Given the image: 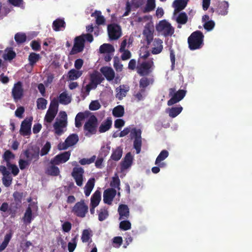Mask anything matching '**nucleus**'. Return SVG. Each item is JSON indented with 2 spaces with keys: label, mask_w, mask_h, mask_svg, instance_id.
<instances>
[{
  "label": "nucleus",
  "mask_w": 252,
  "mask_h": 252,
  "mask_svg": "<svg viewBox=\"0 0 252 252\" xmlns=\"http://www.w3.org/2000/svg\"><path fill=\"white\" fill-rule=\"evenodd\" d=\"M12 96L15 102L20 100L24 96V89L21 81L14 84L11 92Z\"/></svg>",
  "instance_id": "nucleus-9"
},
{
  "label": "nucleus",
  "mask_w": 252,
  "mask_h": 252,
  "mask_svg": "<svg viewBox=\"0 0 252 252\" xmlns=\"http://www.w3.org/2000/svg\"><path fill=\"white\" fill-rule=\"evenodd\" d=\"M34 205V203L32 202L27 207L23 218V220L25 223L30 224L31 223L32 220L33 219L32 207Z\"/></svg>",
  "instance_id": "nucleus-21"
},
{
  "label": "nucleus",
  "mask_w": 252,
  "mask_h": 252,
  "mask_svg": "<svg viewBox=\"0 0 252 252\" xmlns=\"http://www.w3.org/2000/svg\"><path fill=\"white\" fill-rule=\"evenodd\" d=\"M100 70L107 80L110 81L114 79L115 73L111 67L103 66L100 68Z\"/></svg>",
  "instance_id": "nucleus-18"
},
{
  "label": "nucleus",
  "mask_w": 252,
  "mask_h": 252,
  "mask_svg": "<svg viewBox=\"0 0 252 252\" xmlns=\"http://www.w3.org/2000/svg\"><path fill=\"white\" fill-rule=\"evenodd\" d=\"M114 66L116 70L121 71L123 69V64L120 62L118 57L114 59Z\"/></svg>",
  "instance_id": "nucleus-64"
},
{
  "label": "nucleus",
  "mask_w": 252,
  "mask_h": 252,
  "mask_svg": "<svg viewBox=\"0 0 252 252\" xmlns=\"http://www.w3.org/2000/svg\"><path fill=\"white\" fill-rule=\"evenodd\" d=\"M123 155V149L121 147H117L113 150L111 159L114 161H118L121 159Z\"/></svg>",
  "instance_id": "nucleus-34"
},
{
  "label": "nucleus",
  "mask_w": 252,
  "mask_h": 252,
  "mask_svg": "<svg viewBox=\"0 0 252 252\" xmlns=\"http://www.w3.org/2000/svg\"><path fill=\"white\" fill-rule=\"evenodd\" d=\"M84 173V170L82 167H74L73 169L71 175L78 186L81 187L83 185Z\"/></svg>",
  "instance_id": "nucleus-13"
},
{
  "label": "nucleus",
  "mask_w": 252,
  "mask_h": 252,
  "mask_svg": "<svg viewBox=\"0 0 252 252\" xmlns=\"http://www.w3.org/2000/svg\"><path fill=\"white\" fill-rule=\"evenodd\" d=\"M156 30L165 37L171 36L174 33V28L165 20L159 22L156 26Z\"/></svg>",
  "instance_id": "nucleus-6"
},
{
  "label": "nucleus",
  "mask_w": 252,
  "mask_h": 252,
  "mask_svg": "<svg viewBox=\"0 0 252 252\" xmlns=\"http://www.w3.org/2000/svg\"><path fill=\"white\" fill-rule=\"evenodd\" d=\"M95 180L94 178L90 179L84 187V193L86 196H89L94 186Z\"/></svg>",
  "instance_id": "nucleus-31"
},
{
  "label": "nucleus",
  "mask_w": 252,
  "mask_h": 252,
  "mask_svg": "<svg viewBox=\"0 0 252 252\" xmlns=\"http://www.w3.org/2000/svg\"><path fill=\"white\" fill-rule=\"evenodd\" d=\"M189 0H175L173 5L174 7V14L183 10L187 6Z\"/></svg>",
  "instance_id": "nucleus-26"
},
{
  "label": "nucleus",
  "mask_w": 252,
  "mask_h": 252,
  "mask_svg": "<svg viewBox=\"0 0 252 252\" xmlns=\"http://www.w3.org/2000/svg\"><path fill=\"white\" fill-rule=\"evenodd\" d=\"M18 196H20L18 192H16L13 193L14 201L11 203L10 207L9 208V210L12 214H15L17 210L21 206V196H20L19 198Z\"/></svg>",
  "instance_id": "nucleus-15"
},
{
  "label": "nucleus",
  "mask_w": 252,
  "mask_h": 252,
  "mask_svg": "<svg viewBox=\"0 0 252 252\" xmlns=\"http://www.w3.org/2000/svg\"><path fill=\"white\" fill-rule=\"evenodd\" d=\"M110 186L112 187L111 188L117 189L118 190L120 189V180L118 176L112 178Z\"/></svg>",
  "instance_id": "nucleus-51"
},
{
  "label": "nucleus",
  "mask_w": 252,
  "mask_h": 252,
  "mask_svg": "<svg viewBox=\"0 0 252 252\" xmlns=\"http://www.w3.org/2000/svg\"><path fill=\"white\" fill-rule=\"evenodd\" d=\"M187 91L184 90H179L176 92L175 88H170L169 90V96L171 98L168 100L167 105L171 106L179 102L184 98L186 94Z\"/></svg>",
  "instance_id": "nucleus-5"
},
{
  "label": "nucleus",
  "mask_w": 252,
  "mask_h": 252,
  "mask_svg": "<svg viewBox=\"0 0 252 252\" xmlns=\"http://www.w3.org/2000/svg\"><path fill=\"white\" fill-rule=\"evenodd\" d=\"M8 2L14 7H20L24 9L25 8V2L24 0H7Z\"/></svg>",
  "instance_id": "nucleus-50"
},
{
  "label": "nucleus",
  "mask_w": 252,
  "mask_h": 252,
  "mask_svg": "<svg viewBox=\"0 0 252 252\" xmlns=\"http://www.w3.org/2000/svg\"><path fill=\"white\" fill-rule=\"evenodd\" d=\"M229 7V3L226 1H222L219 3L217 8L216 9V12L219 15L225 16L228 14Z\"/></svg>",
  "instance_id": "nucleus-19"
},
{
  "label": "nucleus",
  "mask_w": 252,
  "mask_h": 252,
  "mask_svg": "<svg viewBox=\"0 0 252 252\" xmlns=\"http://www.w3.org/2000/svg\"><path fill=\"white\" fill-rule=\"evenodd\" d=\"M112 120L111 117H108L105 121L103 122L99 127V131L103 133L108 130L112 126Z\"/></svg>",
  "instance_id": "nucleus-29"
},
{
  "label": "nucleus",
  "mask_w": 252,
  "mask_h": 252,
  "mask_svg": "<svg viewBox=\"0 0 252 252\" xmlns=\"http://www.w3.org/2000/svg\"><path fill=\"white\" fill-rule=\"evenodd\" d=\"M101 105L97 100L92 101L89 105V109L91 110H97L99 109Z\"/></svg>",
  "instance_id": "nucleus-63"
},
{
  "label": "nucleus",
  "mask_w": 252,
  "mask_h": 252,
  "mask_svg": "<svg viewBox=\"0 0 252 252\" xmlns=\"http://www.w3.org/2000/svg\"><path fill=\"white\" fill-rule=\"evenodd\" d=\"M215 26V23L213 20L205 21V22L203 24V27L207 31H212L214 29Z\"/></svg>",
  "instance_id": "nucleus-59"
},
{
  "label": "nucleus",
  "mask_w": 252,
  "mask_h": 252,
  "mask_svg": "<svg viewBox=\"0 0 252 252\" xmlns=\"http://www.w3.org/2000/svg\"><path fill=\"white\" fill-rule=\"evenodd\" d=\"M79 140V137L77 134L73 133L69 135L65 139L66 143L69 147L75 145Z\"/></svg>",
  "instance_id": "nucleus-38"
},
{
  "label": "nucleus",
  "mask_w": 252,
  "mask_h": 252,
  "mask_svg": "<svg viewBox=\"0 0 252 252\" xmlns=\"http://www.w3.org/2000/svg\"><path fill=\"white\" fill-rule=\"evenodd\" d=\"M91 239V235L88 229H84L82 234L81 240L83 243L88 242Z\"/></svg>",
  "instance_id": "nucleus-56"
},
{
  "label": "nucleus",
  "mask_w": 252,
  "mask_h": 252,
  "mask_svg": "<svg viewBox=\"0 0 252 252\" xmlns=\"http://www.w3.org/2000/svg\"><path fill=\"white\" fill-rule=\"evenodd\" d=\"M125 113L124 108L122 105H118L113 110V115L116 117H122Z\"/></svg>",
  "instance_id": "nucleus-44"
},
{
  "label": "nucleus",
  "mask_w": 252,
  "mask_h": 252,
  "mask_svg": "<svg viewBox=\"0 0 252 252\" xmlns=\"http://www.w3.org/2000/svg\"><path fill=\"white\" fill-rule=\"evenodd\" d=\"M91 16L95 18L96 24L97 25L104 24L105 22V19L104 17L102 15H101V11L96 10L94 12L92 13Z\"/></svg>",
  "instance_id": "nucleus-33"
},
{
  "label": "nucleus",
  "mask_w": 252,
  "mask_h": 252,
  "mask_svg": "<svg viewBox=\"0 0 252 252\" xmlns=\"http://www.w3.org/2000/svg\"><path fill=\"white\" fill-rule=\"evenodd\" d=\"M23 155L31 163L32 160L36 161L39 159V149L37 148L27 149L23 152Z\"/></svg>",
  "instance_id": "nucleus-11"
},
{
  "label": "nucleus",
  "mask_w": 252,
  "mask_h": 252,
  "mask_svg": "<svg viewBox=\"0 0 252 252\" xmlns=\"http://www.w3.org/2000/svg\"><path fill=\"white\" fill-rule=\"evenodd\" d=\"M56 164H51L47 168L46 173L48 175L53 176H57L59 175V168L57 166H56Z\"/></svg>",
  "instance_id": "nucleus-40"
},
{
  "label": "nucleus",
  "mask_w": 252,
  "mask_h": 252,
  "mask_svg": "<svg viewBox=\"0 0 252 252\" xmlns=\"http://www.w3.org/2000/svg\"><path fill=\"white\" fill-rule=\"evenodd\" d=\"M59 100L58 101L61 104L67 105L70 103L71 101V97L68 96L66 92L61 93L59 96Z\"/></svg>",
  "instance_id": "nucleus-37"
},
{
  "label": "nucleus",
  "mask_w": 252,
  "mask_h": 252,
  "mask_svg": "<svg viewBox=\"0 0 252 252\" xmlns=\"http://www.w3.org/2000/svg\"><path fill=\"white\" fill-rule=\"evenodd\" d=\"M129 90V87L127 85H120L116 89V97L119 100H122L126 95L127 93Z\"/></svg>",
  "instance_id": "nucleus-17"
},
{
  "label": "nucleus",
  "mask_w": 252,
  "mask_h": 252,
  "mask_svg": "<svg viewBox=\"0 0 252 252\" xmlns=\"http://www.w3.org/2000/svg\"><path fill=\"white\" fill-rule=\"evenodd\" d=\"M3 160L6 162V165H8L9 164L11 163L10 160L11 159H14L15 158V155L9 150H6L2 156Z\"/></svg>",
  "instance_id": "nucleus-45"
},
{
  "label": "nucleus",
  "mask_w": 252,
  "mask_h": 252,
  "mask_svg": "<svg viewBox=\"0 0 252 252\" xmlns=\"http://www.w3.org/2000/svg\"><path fill=\"white\" fill-rule=\"evenodd\" d=\"M66 24L63 18H57L52 24V28L55 32L63 31L65 28Z\"/></svg>",
  "instance_id": "nucleus-22"
},
{
  "label": "nucleus",
  "mask_w": 252,
  "mask_h": 252,
  "mask_svg": "<svg viewBox=\"0 0 252 252\" xmlns=\"http://www.w3.org/2000/svg\"><path fill=\"white\" fill-rule=\"evenodd\" d=\"M99 52L101 53H112L114 52V47L110 44L104 43L99 47Z\"/></svg>",
  "instance_id": "nucleus-35"
},
{
  "label": "nucleus",
  "mask_w": 252,
  "mask_h": 252,
  "mask_svg": "<svg viewBox=\"0 0 252 252\" xmlns=\"http://www.w3.org/2000/svg\"><path fill=\"white\" fill-rule=\"evenodd\" d=\"M103 80L104 78L99 72H94L90 75V81L95 85L100 84Z\"/></svg>",
  "instance_id": "nucleus-32"
},
{
  "label": "nucleus",
  "mask_w": 252,
  "mask_h": 252,
  "mask_svg": "<svg viewBox=\"0 0 252 252\" xmlns=\"http://www.w3.org/2000/svg\"><path fill=\"white\" fill-rule=\"evenodd\" d=\"M131 223L129 220H124L120 223L119 227L121 230H127L131 228Z\"/></svg>",
  "instance_id": "nucleus-55"
},
{
  "label": "nucleus",
  "mask_w": 252,
  "mask_h": 252,
  "mask_svg": "<svg viewBox=\"0 0 252 252\" xmlns=\"http://www.w3.org/2000/svg\"><path fill=\"white\" fill-rule=\"evenodd\" d=\"M107 31L109 38L111 40H117L122 35V29L120 26L115 23L108 25Z\"/></svg>",
  "instance_id": "nucleus-7"
},
{
  "label": "nucleus",
  "mask_w": 252,
  "mask_h": 252,
  "mask_svg": "<svg viewBox=\"0 0 252 252\" xmlns=\"http://www.w3.org/2000/svg\"><path fill=\"white\" fill-rule=\"evenodd\" d=\"M153 66L154 62L152 60L141 63L138 61L136 66L137 73L141 76H147L153 71Z\"/></svg>",
  "instance_id": "nucleus-3"
},
{
  "label": "nucleus",
  "mask_w": 252,
  "mask_h": 252,
  "mask_svg": "<svg viewBox=\"0 0 252 252\" xmlns=\"http://www.w3.org/2000/svg\"><path fill=\"white\" fill-rule=\"evenodd\" d=\"M16 57V53L12 49L9 50L6 54L3 55V58L5 60H12Z\"/></svg>",
  "instance_id": "nucleus-61"
},
{
  "label": "nucleus",
  "mask_w": 252,
  "mask_h": 252,
  "mask_svg": "<svg viewBox=\"0 0 252 252\" xmlns=\"http://www.w3.org/2000/svg\"><path fill=\"white\" fill-rule=\"evenodd\" d=\"M37 107L38 109L44 110L46 108L47 101L43 97H40L37 99Z\"/></svg>",
  "instance_id": "nucleus-53"
},
{
  "label": "nucleus",
  "mask_w": 252,
  "mask_h": 252,
  "mask_svg": "<svg viewBox=\"0 0 252 252\" xmlns=\"http://www.w3.org/2000/svg\"><path fill=\"white\" fill-rule=\"evenodd\" d=\"M156 7L155 0H147L146 5L143 9L144 13H147L154 10Z\"/></svg>",
  "instance_id": "nucleus-43"
},
{
  "label": "nucleus",
  "mask_w": 252,
  "mask_h": 252,
  "mask_svg": "<svg viewBox=\"0 0 252 252\" xmlns=\"http://www.w3.org/2000/svg\"><path fill=\"white\" fill-rule=\"evenodd\" d=\"M67 122L66 121H56L53 125L55 132L58 135H61L63 132V128L66 126Z\"/></svg>",
  "instance_id": "nucleus-23"
},
{
  "label": "nucleus",
  "mask_w": 252,
  "mask_h": 252,
  "mask_svg": "<svg viewBox=\"0 0 252 252\" xmlns=\"http://www.w3.org/2000/svg\"><path fill=\"white\" fill-rule=\"evenodd\" d=\"M154 45L156 47L152 48V53L154 55L159 54L163 49L162 41L159 38H155Z\"/></svg>",
  "instance_id": "nucleus-27"
},
{
  "label": "nucleus",
  "mask_w": 252,
  "mask_h": 252,
  "mask_svg": "<svg viewBox=\"0 0 252 252\" xmlns=\"http://www.w3.org/2000/svg\"><path fill=\"white\" fill-rule=\"evenodd\" d=\"M30 164L31 162L27 159L25 160L20 158L19 160V165L21 170L25 169L28 167L30 165Z\"/></svg>",
  "instance_id": "nucleus-62"
},
{
  "label": "nucleus",
  "mask_w": 252,
  "mask_h": 252,
  "mask_svg": "<svg viewBox=\"0 0 252 252\" xmlns=\"http://www.w3.org/2000/svg\"><path fill=\"white\" fill-rule=\"evenodd\" d=\"M78 235L72 238L71 241L68 243V250L69 252H73L77 246Z\"/></svg>",
  "instance_id": "nucleus-52"
},
{
  "label": "nucleus",
  "mask_w": 252,
  "mask_h": 252,
  "mask_svg": "<svg viewBox=\"0 0 252 252\" xmlns=\"http://www.w3.org/2000/svg\"><path fill=\"white\" fill-rule=\"evenodd\" d=\"M188 20V17L185 12L179 13L177 17L176 21L179 24H186Z\"/></svg>",
  "instance_id": "nucleus-42"
},
{
  "label": "nucleus",
  "mask_w": 252,
  "mask_h": 252,
  "mask_svg": "<svg viewBox=\"0 0 252 252\" xmlns=\"http://www.w3.org/2000/svg\"><path fill=\"white\" fill-rule=\"evenodd\" d=\"M154 79L153 77L148 78L143 76L139 80V88L146 91V89L149 86L154 84Z\"/></svg>",
  "instance_id": "nucleus-25"
},
{
  "label": "nucleus",
  "mask_w": 252,
  "mask_h": 252,
  "mask_svg": "<svg viewBox=\"0 0 252 252\" xmlns=\"http://www.w3.org/2000/svg\"><path fill=\"white\" fill-rule=\"evenodd\" d=\"M14 39L17 44H21L26 41L27 36L24 33L18 32L15 34Z\"/></svg>",
  "instance_id": "nucleus-46"
},
{
  "label": "nucleus",
  "mask_w": 252,
  "mask_h": 252,
  "mask_svg": "<svg viewBox=\"0 0 252 252\" xmlns=\"http://www.w3.org/2000/svg\"><path fill=\"white\" fill-rule=\"evenodd\" d=\"M183 109L181 105H179L177 107H172L171 108H168L166 110V112L168 113L170 117L174 118L181 113Z\"/></svg>",
  "instance_id": "nucleus-28"
},
{
  "label": "nucleus",
  "mask_w": 252,
  "mask_h": 252,
  "mask_svg": "<svg viewBox=\"0 0 252 252\" xmlns=\"http://www.w3.org/2000/svg\"><path fill=\"white\" fill-rule=\"evenodd\" d=\"M70 156V152H64L56 156L53 158L51 159L50 164L59 165L61 163H64L69 159Z\"/></svg>",
  "instance_id": "nucleus-14"
},
{
  "label": "nucleus",
  "mask_w": 252,
  "mask_h": 252,
  "mask_svg": "<svg viewBox=\"0 0 252 252\" xmlns=\"http://www.w3.org/2000/svg\"><path fill=\"white\" fill-rule=\"evenodd\" d=\"M204 35L200 31H196L191 33L188 38L189 48L191 50L201 48L204 45Z\"/></svg>",
  "instance_id": "nucleus-1"
},
{
  "label": "nucleus",
  "mask_w": 252,
  "mask_h": 252,
  "mask_svg": "<svg viewBox=\"0 0 252 252\" xmlns=\"http://www.w3.org/2000/svg\"><path fill=\"white\" fill-rule=\"evenodd\" d=\"M108 211L106 207H104L101 208L98 213V220L102 221L105 220L108 217Z\"/></svg>",
  "instance_id": "nucleus-47"
},
{
  "label": "nucleus",
  "mask_w": 252,
  "mask_h": 252,
  "mask_svg": "<svg viewBox=\"0 0 252 252\" xmlns=\"http://www.w3.org/2000/svg\"><path fill=\"white\" fill-rule=\"evenodd\" d=\"M101 200V192L96 190L91 198V204L98 206Z\"/></svg>",
  "instance_id": "nucleus-36"
},
{
  "label": "nucleus",
  "mask_w": 252,
  "mask_h": 252,
  "mask_svg": "<svg viewBox=\"0 0 252 252\" xmlns=\"http://www.w3.org/2000/svg\"><path fill=\"white\" fill-rule=\"evenodd\" d=\"M89 207L84 199L76 202L71 209V213L75 216L83 218L88 213Z\"/></svg>",
  "instance_id": "nucleus-2"
},
{
  "label": "nucleus",
  "mask_w": 252,
  "mask_h": 252,
  "mask_svg": "<svg viewBox=\"0 0 252 252\" xmlns=\"http://www.w3.org/2000/svg\"><path fill=\"white\" fill-rule=\"evenodd\" d=\"M51 149V144L49 142L47 141L44 146L42 148L40 151V155L41 156L47 155Z\"/></svg>",
  "instance_id": "nucleus-60"
},
{
  "label": "nucleus",
  "mask_w": 252,
  "mask_h": 252,
  "mask_svg": "<svg viewBox=\"0 0 252 252\" xmlns=\"http://www.w3.org/2000/svg\"><path fill=\"white\" fill-rule=\"evenodd\" d=\"M95 159L96 156L94 155L90 158H83L80 159L79 162L82 165L90 164L93 163L95 161Z\"/></svg>",
  "instance_id": "nucleus-57"
},
{
  "label": "nucleus",
  "mask_w": 252,
  "mask_h": 252,
  "mask_svg": "<svg viewBox=\"0 0 252 252\" xmlns=\"http://www.w3.org/2000/svg\"><path fill=\"white\" fill-rule=\"evenodd\" d=\"M116 193V190L113 188H109L105 190L103 192L104 202L108 205H111Z\"/></svg>",
  "instance_id": "nucleus-16"
},
{
  "label": "nucleus",
  "mask_w": 252,
  "mask_h": 252,
  "mask_svg": "<svg viewBox=\"0 0 252 252\" xmlns=\"http://www.w3.org/2000/svg\"><path fill=\"white\" fill-rule=\"evenodd\" d=\"M97 125V119L94 115L91 116L84 126L85 135L90 137L95 134Z\"/></svg>",
  "instance_id": "nucleus-4"
},
{
  "label": "nucleus",
  "mask_w": 252,
  "mask_h": 252,
  "mask_svg": "<svg viewBox=\"0 0 252 252\" xmlns=\"http://www.w3.org/2000/svg\"><path fill=\"white\" fill-rule=\"evenodd\" d=\"M39 54L32 52L29 56L28 60L31 66H33L40 59Z\"/></svg>",
  "instance_id": "nucleus-41"
},
{
  "label": "nucleus",
  "mask_w": 252,
  "mask_h": 252,
  "mask_svg": "<svg viewBox=\"0 0 252 252\" xmlns=\"http://www.w3.org/2000/svg\"><path fill=\"white\" fill-rule=\"evenodd\" d=\"M32 121V117H30L28 119H25L22 122L20 129V132L22 135L25 136L31 134Z\"/></svg>",
  "instance_id": "nucleus-12"
},
{
  "label": "nucleus",
  "mask_w": 252,
  "mask_h": 252,
  "mask_svg": "<svg viewBox=\"0 0 252 252\" xmlns=\"http://www.w3.org/2000/svg\"><path fill=\"white\" fill-rule=\"evenodd\" d=\"M59 107V101L56 98H54L50 102L49 110L58 113Z\"/></svg>",
  "instance_id": "nucleus-54"
},
{
  "label": "nucleus",
  "mask_w": 252,
  "mask_h": 252,
  "mask_svg": "<svg viewBox=\"0 0 252 252\" xmlns=\"http://www.w3.org/2000/svg\"><path fill=\"white\" fill-rule=\"evenodd\" d=\"M143 35L147 41V45L149 46L153 40L154 30L149 27H145L143 31Z\"/></svg>",
  "instance_id": "nucleus-20"
},
{
  "label": "nucleus",
  "mask_w": 252,
  "mask_h": 252,
  "mask_svg": "<svg viewBox=\"0 0 252 252\" xmlns=\"http://www.w3.org/2000/svg\"><path fill=\"white\" fill-rule=\"evenodd\" d=\"M57 114V113L48 109L45 115L44 121L48 123H51L56 117Z\"/></svg>",
  "instance_id": "nucleus-48"
},
{
  "label": "nucleus",
  "mask_w": 252,
  "mask_h": 252,
  "mask_svg": "<svg viewBox=\"0 0 252 252\" xmlns=\"http://www.w3.org/2000/svg\"><path fill=\"white\" fill-rule=\"evenodd\" d=\"M141 130L140 129L133 128L131 130V135L134 137L133 147L136 150V153H140L142 146Z\"/></svg>",
  "instance_id": "nucleus-8"
},
{
  "label": "nucleus",
  "mask_w": 252,
  "mask_h": 252,
  "mask_svg": "<svg viewBox=\"0 0 252 252\" xmlns=\"http://www.w3.org/2000/svg\"><path fill=\"white\" fill-rule=\"evenodd\" d=\"M3 184L6 187H8L10 186L12 183V178L10 176V174L8 175H5L3 176L2 179Z\"/></svg>",
  "instance_id": "nucleus-58"
},
{
  "label": "nucleus",
  "mask_w": 252,
  "mask_h": 252,
  "mask_svg": "<svg viewBox=\"0 0 252 252\" xmlns=\"http://www.w3.org/2000/svg\"><path fill=\"white\" fill-rule=\"evenodd\" d=\"M133 158L130 153L126 154L122 163V168L124 169H127L132 164Z\"/></svg>",
  "instance_id": "nucleus-30"
},
{
  "label": "nucleus",
  "mask_w": 252,
  "mask_h": 252,
  "mask_svg": "<svg viewBox=\"0 0 252 252\" xmlns=\"http://www.w3.org/2000/svg\"><path fill=\"white\" fill-rule=\"evenodd\" d=\"M85 47V38L83 36H78L75 38L73 46L70 51L71 55H74L83 51Z\"/></svg>",
  "instance_id": "nucleus-10"
},
{
  "label": "nucleus",
  "mask_w": 252,
  "mask_h": 252,
  "mask_svg": "<svg viewBox=\"0 0 252 252\" xmlns=\"http://www.w3.org/2000/svg\"><path fill=\"white\" fill-rule=\"evenodd\" d=\"M82 74L81 71L75 69H72L69 71L67 77L69 80H74L79 78L81 76Z\"/></svg>",
  "instance_id": "nucleus-39"
},
{
  "label": "nucleus",
  "mask_w": 252,
  "mask_h": 252,
  "mask_svg": "<svg viewBox=\"0 0 252 252\" xmlns=\"http://www.w3.org/2000/svg\"><path fill=\"white\" fill-rule=\"evenodd\" d=\"M118 212L120 215L119 220L127 219L129 216V208L126 205L121 204L118 208Z\"/></svg>",
  "instance_id": "nucleus-24"
},
{
  "label": "nucleus",
  "mask_w": 252,
  "mask_h": 252,
  "mask_svg": "<svg viewBox=\"0 0 252 252\" xmlns=\"http://www.w3.org/2000/svg\"><path fill=\"white\" fill-rule=\"evenodd\" d=\"M168 155L169 153L167 150L161 151L156 159L155 164H158L160 161H162L168 157Z\"/></svg>",
  "instance_id": "nucleus-49"
}]
</instances>
